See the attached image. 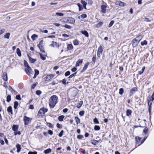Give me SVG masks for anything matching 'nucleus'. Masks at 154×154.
<instances>
[{
	"label": "nucleus",
	"mask_w": 154,
	"mask_h": 154,
	"mask_svg": "<svg viewBox=\"0 0 154 154\" xmlns=\"http://www.w3.org/2000/svg\"><path fill=\"white\" fill-rule=\"evenodd\" d=\"M58 98L56 95H53L50 98L48 103L50 108L52 109L54 107L58 102Z\"/></svg>",
	"instance_id": "1"
},
{
	"label": "nucleus",
	"mask_w": 154,
	"mask_h": 154,
	"mask_svg": "<svg viewBox=\"0 0 154 154\" xmlns=\"http://www.w3.org/2000/svg\"><path fill=\"white\" fill-rule=\"evenodd\" d=\"M103 51L102 47L101 45H100L98 48L97 53V55L99 57H100V55L102 54Z\"/></svg>",
	"instance_id": "2"
},
{
	"label": "nucleus",
	"mask_w": 154,
	"mask_h": 154,
	"mask_svg": "<svg viewBox=\"0 0 154 154\" xmlns=\"http://www.w3.org/2000/svg\"><path fill=\"white\" fill-rule=\"evenodd\" d=\"M55 76V74H51L48 75L45 78V81H48L53 78Z\"/></svg>",
	"instance_id": "3"
},
{
	"label": "nucleus",
	"mask_w": 154,
	"mask_h": 154,
	"mask_svg": "<svg viewBox=\"0 0 154 154\" xmlns=\"http://www.w3.org/2000/svg\"><path fill=\"white\" fill-rule=\"evenodd\" d=\"M30 119L29 118L27 117L26 116H25L23 118V120L24 122V124L25 125H27L30 121Z\"/></svg>",
	"instance_id": "4"
},
{
	"label": "nucleus",
	"mask_w": 154,
	"mask_h": 154,
	"mask_svg": "<svg viewBox=\"0 0 154 154\" xmlns=\"http://www.w3.org/2000/svg\"><path fill=\"white\" fill-rule=\"evenodd\" d=\"M25 70L27 73L29 75H30V74H32L33 72L30 66L26 68Z\"/></svg>",
	"instance_id": "5"
},
{
	"label": "nucleus",
	"mask_w": 154,
	"mask_h": 154,
	"mask_svg": "<svg viewBox=\"0 0 154 154\" xmlns=\"http://www.w3.org/2000/svg\"><path fill=\"white\" fill-rule=\"evenodd\" d=\"M116 5L120 6L123 7L126 5V4L124 2L121 1H117L115 2Z\"/></svg>",
	"instance_id": "6"
},
{
	"label": "nucleus",
	"mask_w": 154,
	"mask_h": 154,
	"mask_svg": "<svg viewBox=\"0 0 154 154\" xmlns=\"http://www.w3.org/2000/svg\"><path fill=\"white\" fill-rule=\"evenodd\" d=\"M48 111V109L46 108H42V109H40L39 112L38 113H39L41 114H44L46 112Z\"/></svg>",
	"instance_id": "7"
},
{
	"label": "nucleus",
	"mask_w": 154,
	"mask_h": 154,
	"mask_svg": "<svg viewBox=\"0 0 154 154\" xmlns=\"http://www.w3.org/2000/svg\"><path fill=\"white\" fill-rule=\"evenodd\" d=\"M139 42L136 38L134 39L132 42V44L133 47H135L138 44Z\"/></svg>",
	"instance_id": "8"
},
{
	"label": "nucleus",
	"mask_w": 154,
	"mask_h": 154,
	"mask_svg": "<svg viewBox=\"0 0 154 154\" xmlns=\"http://www.w3.org/2000/svg\"><path fill=\"white\" fill-rule=\"evenodd\" d=\"M90 63L89 62L86 63L84 65L83 68L81 70V72H84L87 68L89 64Z\"/></svg>",
	"instance_id": "9"
},
{
	"label": "nucleus",
	"mask_w": 154,
	"mask_h": 154,
	"mask_svg": "<svg viewBox=\"0 0 154 154\" xmlns=\"http://www.w3.org/2000/svg\"><path fill=\"white\" fill-rule=\"evenodd\" d=\"M106 4L105 5H102L101 6V11L103 13L105 14L106 12Z\"/></svg>",
	"instance_id": "10"
},
{
	"label": "nucleus",
	"mask_w": 154,
	"mask_h": 154,
	"mask_svg": "<svg viewBox=\"0 0 154 154\" xmlns=\"http://www.w3.org/2000/svg\"><path fill=\"white\" fill-rule=\"evenodd\" d=\"M50 46L53 47H58L59 45L58 44L55 42L53 41L52 43L50 45Z\"/></svg>",
	"instance_id": "11"
},
{
	"label": "nucleus",
	"mask_w": 154,
	"mask_h": 154,
	"mask_svg": "<svg viewBox=\"0 0 154 154\" xmlns=\"http://www.w3.org/2000/svg\"><path fill=\"white\" fill-rule=\"evenodd\" d=\"M69 23L71 24H74L75 22V20L72 18H69L67 20Z\"/></svg>",
	"instance_id": "12"
},
{
	"label": "nucleus",
	"mask_w": 154,
	"mask_h": 154,
	"mask_svg": "<svg viewBox=\"0 0 154 154\" xmlns=\"http://www.w3.org/2000/svg\"><path fill=\"white\" fill-rule=\"evenodd\" d=\"M2 78L3 80L5 81H7L8 80V77L7 74L5 73H3V75H2Z\"/></svg>",
	"instance_id": "13"
},
{
	"label": "nucleus",
	"mask_w": 154,
	"mask_h": 154,
	"mask_svg": "<svg viewBox=\"0 0 154 154\" xmlns=\"http://www.w3.org/2000/svg\"><path fill=\"white\" fill-rule=\"evenodd\" d=\"M18 129V125H13L12 129L14 132L17 131Z\"/></svg>",
	"instance_id": "14"
},
{
	"label": "nucleus",
	"mask_w": 154,
	"mask_h": 154,
	"mask_svg": "<svg viewBox=\"0 0 154 154\" xmlns=\"http://www.w3.org/2000/svg\"><path fill=\"white\" fill-rule=\"evenodd\" d=\"M81 33L84 35L85 36L88 37L89 36V34L88 32L85 30H82L81 31Z\"/></svg>",
	"instance_id": "15"
},
{
	"label": "nucleus",
	"mask_w": 154,
	"mask_h": 154,
	"mask_svg": "<svg viewBox=\"0 0 154 154\" xmlns=\"http://www.w3.org/2000/svg\"><path fill=\"white\" fill-rule=\"evenodd\" d=\"M81 2L83 5L84 8L86 9H87L86 7V5H87V2H86L85 1L83 0H81Z\"/></svg>",
	"instance_id": "16"
},
{
	"label": "nucleus",
	"mask_w": 154,
	"mask_h": 154,
	"mask_svg": "<svg viewBox=\"0 0 154 154\" xmlns=\"http://www.w3.org/2000/svg\"><path fill=\"white\" fill-rule=\"evenodd\" d=\"M39 55L40 56L41 59L43 60H45L46 59V56L45 54H43L41 53H39Z\"/></svg>",
	"instance_id": "17"
},
{
	"label": "nucleus",
	"mask_w": 154,
	"mask_h": 154,
	"mask_svg": "<svg viewBox=\"0 0 154 154\" xmlns=\"http://www.w3.org/2000/svg\"><path fill=\"white\" fill-rule=\"evenodd\" d=\"M83 62V60L79 59L77 61L76 63V66H79V64H81Z\"/></svg>",
	"instance_id": "18"
},
{
	"label": "nucleus",
	"mask_w": 154,
	"mask_h": 154,
	"mask_svg": "<svg viewBox=\"0 0 154 154\" xmlns=\"http://www.w3.org/2000/svg\"><path fill=\"white\" fill-rule=\"evenodd\" d=\"M7 111L8 112L10 113L11 114H13V113L12 108L11 106H9L8 108Z\"/></svg>",
	"instance_id": "19"
},
{
	"label": "nucleus",
	"mask_w": 154,
	"mask_h": 154,
	"mask_svg": "<svg viewBox=\"0 0 154 154\" xmlns=\"http://www.w3.org/2000/svg\"><path fill=\"white\" fill-rule=\"evenodd\" d=\"M35 73L34 74V75L33 77V78L34 79H35L36 77L39 74V71L37 69H35Z\"/></svg>",
	"instance_id": "20"
},
{
	"label": "nucleus",
	"mask_w": 154,
	"mask_h": 154,
	"mask_svg": "<svg viewBox=\"0 0 154 154\" xmlns=\"http://www.w3.org/2000/svg\"><path fill=\"white\" fill-rule=\"evenodd\" d=\"M17 53V54L20 57L21 56V51L20 50L19 48H17V51H16Z\"/></svg>",
	"instance_id": "21"
},
{
	"label": "nucleus",
	"mask_w": 154,
	"mask_h": 154,
	"mask_svg": "<svg viewBox=\"0 0 154 154\" xmlns=\"http://www.w3.org/2000/svg\"><path fill=\"white\" fill-rule=\"evenodd\" d=\"M51 149L50 148H49L45 150L44 151V153L45 154H48L51 152Z\"/></svg>",
	"instance_id": "22"
},
{
	"label": "nucleus",
	"mask_w": 154,
	"mask_h": 154,
	"mask_svg": "<svg viewBox=\"0 0 154 154\" xmlns=\"http://www.w3.org/2000/svg\"><path fill=\"white\" fill-rule=\"evenodd\" d=\"M75 120L77 124H78L80 123V119L78 117L76 116L75 117Z\"/></svg>",
	"instance_id": "23"
},
{
	"label": "nucleus",
	"mask_w": 154,
	"mask_h": 154,
	"mask_svg": "<svg viewBox=\"0 0 154 154\" xmlns=\"http://www.w3.org/2000/svg\"><path fill=\"white\" fill-rule=\"evenodd\" d=\"M16 147L17 148V152H19L21 150V146L20 144H17L16 145Z\"/></svg>",
	"instance_id": "24"
},
{
	"label": "nucleus",
	"mask_w": 154,
	"mask_h": 154,
	"mask_svg": "<svg viewBox=\"0 0 154 154\" xmlns=\"http://www.w3.org/2000/svg\"><path fill=\"white\" fill-rule=\"evenodd\" d=\"M87 17V15L85 14H83L78 17L79 19L82 18L84 19Z\"/></svg>",
	"instance_id": "25"
},
{
	"label": "nucleus",
	"mask_w": 154,
	"mask_h": 154,
	"mask_svg": "<svg viewBox=\"0 0 154 154\" xmlns=\"http://www.w3.org/2000/svg\"><path fill=\"white\" fill-rule=\"evenodd\" d=\"M29 59L30 62L32 63H34L36 61L35 59H33L29 56Z\"/></svg>",
	"instance_id": "26"
},
{
	"label": "nucleus",
	"mask_w": 154,
	"mask_h": 154,
	"mask_svg": "<svg viewBox=\"0 0 154 154\" xmlns=\"http://www.w3.org/2000/svg\"><path fill=\"white\" fill-rule=\"evenodd\" d=\"M67 48L68 50H71L73 48V46L72 44H69L67 46Z\"/></svg>",
	"instance_id": "27"
},
{
	"label": "nucleus",
	"mask_w": 154,
	"mask_h": 154,
	"mask_svg": "<svg viewBox=\"0 0 154 154\" xmlns=\"http://www.w3.org/2000/svg\"><path fill=\"white\" fill-rule=\"evenodd\" d=\"M55 15L57 16L62 17V16H63L64 14L62 13L56 12L55 13Z\"/></svg>",
	"instance_id": "28"
},
{
	"label": "nucleus",
	"mask_w": 154,
	"mask_h": 154,
	"mask_svg": "<svg viewBox=\"0 0 154 154\" xmlns=\"http://www.w3.org/2000/svg\"><path fill=\"white\" fill-rule=\"evenodd\" d=\"M99 141L94 140L91 141V143L94 145H97L99 143Z\"/></svg>",
	"instance_id": "29"
},
{
	"label": "nucleus",
	"mask_w": 154,
	"mask_h": 154,
	"mask_svg": "<svg viewBox=\"0 0 154 154\" xmlns=\"http://www.w3.org/2000/svg\"><path fill=\"white\" fill-rule=\"evenodd\" d=\"M132 112L131 111L130 109H128L126 111V115L129 116L130 115Z\"/></svg>",
	"instance_id": "30"
},
{
	"label": "nucleus",
	"mask_w": 154,
	"mask_h": 154,
	"mask_svg": "<svg viewBox=\"0 0 154 154\" xmlns=\"http://www.w3.org/2000/svg\"><path fill=\"white\" fill-rule=\"evenodd\" d=\"M137 88H133L130 90V93L133 94L134 92L137 91Z\"/></svg>",
	"instance_id": "31"
},
{
	"label": "nucleus",
	"mask_w": 154,
	"mask_h": 154,
	"mask_svg": "<svg viewBox=\"0 0 154 154\" xmlns=\"http://www.w3.org/2000/svg\"><path fill=\"white\" fill-rule=\"evenodd\" d=\"M64 117V116L62 115L61 116H59L58 117V119L59 121H62L63 120V119Z\"/></svg>",
	"instance_id": "32"
},
{
	"label": "nucleus",
	"mask_w": 154,
	"mask_h": 154,
	"mask_svg": "<svg viewBox=\"0 0 154 154\" xmlns=\"http://www.w3.org/2000/svg\"><path fill=\"white\" fill-rule=\"evenodd\" d=\"M73 44L75 45H77L79 44V42L78 41L76 40H74L73 41Z\"/></svg>",
	"instance_id": "33"
},
{
	"label": "nucleus",
	"mask_w": 154,
	"mask_h": 154,
	"mask_svg": "<svg viewBox=\"0 0 154 154\" xmlns=\"http://www.w3.org/2000/svg\"><path fill=\"white\" fill-rule=\"evenodd\" d=\"M143 36L141 35H140L138 37H137L136 38L138 40V41L139 42V41L142 39L143 38Z\"/></svg>",
	"instance_id": "34"
},
{
	"label": "nucleus",
	"mask_w": 154,
	"mask_h": 154,
	"mask_svg": "<svg viewBox=\"0 0 154 154\" xmlns=\"http://www.w3.org/2000/svg\"><path fill=\"white\" fill-rule=\"evenodd\" d=\"M11 100V95H8L7 97L6 101L7 102H9Z\"/></svg>",
	"instance_id": "35"
},
{
	"label": "nucleus",
	"mask_w": 154,
	"mask_h": 154,
	"mask_svg": "<svg viewBox=\"0 0 154 154\" xmlns=\"http://www.w3.org/2000/svg\"><path fill=\"white\" fill-rule=\"evenodd\" d=\"M10 33H7L4 35V38H6L8 39H9V38Z\"/></svg>",
	"instance_id": "36"
},
{
	"label": "nucleus",
	"mask_w": 154,
	"mask_h": 154,
	"mask_svg": "<svg viewBox=\"0 0 154 154\" xmlns=\"http://www.w3.org/2000/svg\"><path fill=\"white\" fill-rule=\"evenodd\" d=\"M38 37V35H35V34H34L32 36H31V38L33 40H35V39H36V38H37Z\"/></svg>",
	"instance_id": "37"
},
{
	"label": "nucleus",
	"mask_w": 154,
	"mask_h": 154,
	"mask_svg": "<svg viewBox=\"0 0 154 154\" xmlns=\"http://www.w3.org/2000/svg\"><path fill=\"white\" fill-rule=\"evenodd\" d=\"M64 26L65 28L68 29H71L72 28V26L66 24H65L64 26Z\"/></svg>",
	"instance_id": "38"
},
{
	"label": "nucleus",
	"mask_w": 154,
	"mask_h": 154,
	"mask_svg": "<svg viewBox=\"0 0 154 154\" xmlns=\"http://www.w3.org/2000/svg\"><path fill=\"white\" fill-rule=\"evenodd\" d=\"M103 24V22H100L99 23L97 24L96 26L97 27H100Z\"/></svg>",
	"instance_id": "39"
},
{
	"label": "nucleus",
	"mask_w": 154,
	"mask_h": 154,
	"mask_svg": "<svg viewBox=\"0 0 154 154\" xmlns=\"http://www.w3.org/2000/svg\"><path fill=\"white\" fill-rule=\"evenodd\" d=\"M18 103L17 101H15L14 103V108L16 109L18 106Z\"/></svg>",
	"instance_id": "40"
},
{
	"label": "nucleus",
	"mask_w": 154,
	"mask_h": 154,
	"mask_svg": "<svg viewBox=\"0 0 154 154\" xmlns=\"http://www.w3.org/2000/svg\"><path fill=\"white\" fill-rule=\"evenodd\" d=\"M83 102L82 101H81L80 102L78 103L77 106L78 108H79L82 105Z\"/></svg>",
	"instance_id": "41"
},
{
	"label": "nucleus",
	"mask_w": 154,
	"mask_h": 154,
	"mask_svg": "<svg viewBox=\"0 0 154 154\" xmlns=\"http://www.w3.org/2000/svg\"><path fill=\"white\" fill-rule=\"evenodd\" d=\"M141 44L142 45H146L147 44V42L146 40H144L143 42H141Z\"/></svg>",
	"instance_id": "42"
},
{
	"label": "nucleus",
	"mask_w": 154,
	"mask_h": 154,
	"mask_svg": "<svg viewBox=\"0 0 154 154\" xmlns=\"http://www.w3.org/2000/svg\"><path fill=\"white\" fill-rule=\"evenodd\" d=\"M94 129L95 130L98 131L100 130V127L98 125H95L94 127Z\"/></svg>",
	"instance_id": "43"
},
{
	"label": "nucleus",
	"mask_w": 154,
	"mask_h": 154,
	"mask_svg": "<svg viewBox=\"0 0 154 154\" xmlns=\"http://www.w3.org/2000/svg\"><path fill=\"white\" fill-rule=\"evenodd\" d=\"M124 93V89L123 88H121L120 89H119V94H120V95H122V94H123V93Z\"/></svg>",
	"instance_id": "44"
},
{
	"label": "nucleus",
	"mask_w": 154,
	"mask_h": 154,
	"mask_svg": "<svg viewBox=\"0 0 154 154\" xmlns=\"http://www.w3.org/2000/svg\"><path fill=\"white\" fill-rule=\"evenodd\" d=\"M38 47L39 48V49H40V51L41 52H42V53H44V52H45V51H44V48L42 46V47Z\"/></svg>",
	"instance_id": "45"
},
{
	"label": "nucleus",
	"mask_w": 154,
	"mask_h": 154,
	"mask_svg": "<svg viewBox=\"0 0 154 154\" xmlns=\"http://www.w3.org/2000/svg\"><path fill=\"white\" fill-rule=\"evenodd\" d=\"M135 139L137 143H139L140 141L141 138L137 136L135 137Z\"/></svg>",
	"instance_id": "46"
},
{
	"label": "nucleus",
	"mask_w": 154,
	"mask_h": 154,
	"mask_svg": "<svg viewBox=\"0 0 154 154\" xmlns=\"http://www.w3.org/2000/svg\"><path fill=\"white\" fill-rule=\"evenodd\" d=\"M43 41L42 40L41 41L38 45V47H42L43 46Z\"/></svg>",
	"instance_id": "47"
},
{
	"label": "nucleus",
	"mask_w": 154,
	"mask_h": 154,
	"mask_svg": "<svg viewBox=\"0 0 154 154\" xmlns=\"http://www.w3.org/2000/svg\"><path fill=\"white\" fill-rule=\"evenodd\" d=\"M143 132L146 134L148 132V129L147 127H145L144 130L143 131Z\"/></svg>",
	"instance_id": "48"
},
{
	"label": "nucleus",
	"mask_w": 154,
	"mask_h": 154,
	"mask_svg": "<svg viewBox=\"0 0 154 154\" xmlns=\"http://www.w3.org/2000/svg\"><path fill=\"white\" fill-rule=\"evenodd\" d=\"M114 23V21L113 20H112L110 22V23H109V26H108V27H111L112 26V25H113Z\"/></svg>",
	"instance_id": "49"
},
{
	"label": "nucleus",
	"mask_w": 154,
	"mask_h": 154,
	"mask_svg": "<svg viewBox=\"0 0 154 154\" xmlns=\"http://www.w3.org/2000/svg\"><path fill=\"white\" fill-rule=\"evenodd\" d=\"M94 122L95 124H98L99 122L96 118H95L94 119Z\"/></svg>",
	"instance_id": "50"
},
{
	"label": "nucleus",
	"mask_w": 154,
	"mask_h": 154,
	"mask_svg": "<svg viewBox=\"0 0 154 154\" xmlns=\"http://www.w3.org/2000/svg\"><path fill=\"white\" fill-rule=\"evenodd\" d=\"M37 82H36L34 84H33L32 85V88L34 89L35 88V87L37 85Z\"/></svg>",
	"instance_id": "51"
},
{
	"label": "nucleus",
	"mask_w": 154,
	"mask_h": 154,
	"mask_svg": "<svg viewBox=\"0 0 154 154\" xmlns=\"http://www.w3.org/2000/svg\"><path fill=\"white\" fill-rule=\"evenodd\" d=\"M60 20L61 22H67V21H66V20L65 18H63L60 19Z\"/></svg>",
	"instance_id": "52"
},
{
	"label": "nucleus",
	"mask_w": 154,
	"mask_h": 154,
	"mask_svg": "<svg viewBox=\"0 0 154 154\" xmlns=\"http://www.w3.org/2000/svg\"><path fill=\"white\" fill-rule=\"evenodd\" d=\"M24 65H25V66L26 68L27 67H29V66L28 64V63H27V62L26 61V60H25L24 61Z\"/></svg>",
	"instance_id": "53"
},
{
	"label": "nucleus",
	"mask_w": 154,
	"mask_h": 154,
	"mask_svg": "<svg viewBox=\"0 0 154 154\" xmlns=\"http://www.w3.org/2000/svg\"><path fill=\"white\" fill-rule=\"evenodd\" d=\"M21 134V132H20V131H15L14 132V135H16L17 134H19V135H20V134Z\"/></svg>",
	"instance_id": "54"
},
{
	"label": "nucleus",
	"mask_w": 154,
	"mask_h": 154,
	"mask_svg": "<svg viewBox=\"0 0 154 154\" xmlns=\"http://www.w3.org/2000/svg\"><path fill=\"white\" fill-rule=\"evenodd\" d=\"M84 111H81L79 112V114L80 116H82L84 115Z\"/></svg>",
	"instance_id": "55"
},
{
	"label": "nucleus",
	"mask_w": 154,
	"mask_h": 154,
	"mask_svg": "<svg viewBox=\"0 0 154 154\" xmlns=\"http://www.w3.org/2000/svg\"><path fill=\"white\" fill-rule=\"evenodd\" d=\"M63 132H64V131H63V130H61V131L60 132L59 134V135H58L60 137H61L63 135Z\"/></svg>",
	"instance_id": "56"
},
{
	"label": "nucleus",
	"mask_w": 154,
	"mask_h": 154,
	"mask_svg": "<svg viewBox=\"0 0 154 154\" xmlns=\"http://www.w3.org/2000/svg\"><path fill=\"white\" fill-rule=\"evenodd\" d=\"M88 4L91 5L93 3V2L92 0H88L87 1Z\"/></svg>",
	"instance_id": "57"
},
{
	"label": "nucleus",
	"mask_w": 154,
	"mask_h": 154,
	"mask_svg": "<svg viewBox=\"0 0 154 154\" xmlns=\"http://www.w3.org/2000/svg\"><path fill=\"white\" fill-rule=\"evenodd\" d=\"M16 98L17 99V100H21V97H20V95L19 94L16 95Z\"/></svg>",
	"instance_id": "58"
},
{
	"label": "nucleus",
	"mask_w": 154,
	"mask_h": 154,
	"mask_svg": "<svg viewBox=\"0 0 154 154\" xmlns=\"http://www.w3.org/2000/svg\"><path fill=\"white\" fill-rule=\"evenodd\" d=\"M83 137V136L82 135H79L77 136V138L79 139H82Z\"/></svg>",
	"instance_id": "59"
},
{
	"label": "nucleus",
	"mask_w": 154,
	"mask_h": 154,
	"mask_svg": "<svg viewBox=\"0 0 154 154\" xmlns=\"http://www.w3.org/2000/svg\"><path fill=\"white\" fill-rule=\"evenodd\" d=\"M70 74V72L69 71H67L66 72L65 74V76H67L69 75Z\"/></svg>",
	"instance_id": "60"
},
{
	"label": "nucleus",
	"mask_w": 154,
	"mask_h": 154,
	"mask_svg": "<svg viewBox=\"0 0 154 154\" xmlns=\"http://www.w3.org/2000/svg\"><path fill=\"white\" fill-rule=\"evenodd\" d=\"M36 94L38 95H40L41 94V92L39 90L37 91L36 92Z\"/></svg>",
	"instance_id": "61"
},
{
	"label": "nucleus",
	"mask_w": 154,
	"mask_h": 154,
	"mask_svg": "<svg viewBox=\"0 0 154 154\" xmlns=\"http://www.w3.org/2000/svg\"><path fill=\"white\" fill-rule=\"evenodd\" d=\"M28 154H37L36 152H29Z\"/></svg>",
	"instance_id": "62"
},
{
	"label": "nucleus",
	"mask_w": 154,
	"mask_h": 154,
	"mask_svg": "<svg viewBox=\"0 0 154 154\" xmlns=\"http://www.w3.org/2000/svg\"><path fill=\"white\" fill-rule=\"evenodd\" d=\"M5 31L4 29H2L0 30V35L3 33Z\"/></svg>",
	"instance_id": "63"
},
{
	"label": "nucleus",
	"mask_w": 154,
	"mask_h": 154,
	"mask_svg": "<svg viewBox=\"0 0 154 154\" xmlns=\"http://www.w3.org/2000/svg\"><path fill=\"white\" fill-rule=\"evenodd\" d=\"M96 59V57H93L92 58V61L94 63H95Z\"/></svg>",
	"instance_id": "64"
}]
</instances>
